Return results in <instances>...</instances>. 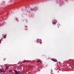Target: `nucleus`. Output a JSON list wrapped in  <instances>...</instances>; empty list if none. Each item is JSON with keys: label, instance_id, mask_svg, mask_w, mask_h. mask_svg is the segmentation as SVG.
I'll list each match as a JSON object with an SVG mask.
<instances>
[{"label": "nucleus", "instance_id": "nucleus-6", "mask_svg": "<svg viewBox=\"0 0 74 74\" xmlns=\"http://www.w3.org/2000/svg\"><path fill=\"white\" fill-rule=\"evenodd\" d=\"M20 73V71H16V74H19Z\"/></svg>", "mask_w": 74, "mask_h": 74}, {"label": "nucleus", "instance_id": "nucleus-1", "mask_svg": "<svg viewBox=\"0 0 74 74\" xmlns=\"http://www.w3.org/2000/svg\"><path fill=\"white\" fill-rule=\"evenodd\" d=\"M0 71L2 72V73H5V70L4 71V69H0Z\"/></svg>", "mask_w": 74, "mask_h": 74}, {"label": "nucleus", "instance_id": "nucleus-5", "mask_svg": "<svg viewBox=\"0 0 74 74\" xmlns=\"http://www.w3.org/2000/svg\"><path fill=\"white\" fill-rule=\"evenodd\" d=\"M37 62H40V63H41V60H38Z\"/></svg>", "mask_w": 74, "mask_h": 74}, {"label": "nucleus", "instance_id": "nucleus-7", "mask_svg": "<svg viewBox=\"0 0 74 74\" xmlns=\"http://www.w3.org/2000/svg\"><path fill=\"white\" fill-rule=\"evenodd\" d=\"M9 72H12V70H11V69H10L9 70Z\"/></svg>", "mask_w": 74, "mask_h": 74}, {"label": "nucleus", "instance_id": "nucleus-11", "mask_svg": "<svg viewBox=\"0 0 74 74\" xmlns=\"http://www.w3.org/2000/svg\"><path fill=\"white\" fill-rule=\"evenodd\" d=\"M14 71H15V72L16 73V71H16V70H14Z\"/></svg>", "mask_w": 74, "mask_h": 74}, {"label": "nucleus", "instance_id": "nucleus-10", "mask_svg": "<svg viewBox=\"0 0 74 74\" xmlns=\"http://www.w3.org/2000/svg\"><path fill=\"white\" fill-rule=\"evenodd\" d=\"M4 38H6V35L4 36Z\"/></svg>", "mask_w": 74, "mask_h": 74}, {"label": "nucleus", "instance_id": "nucleus-4", "mask_svg": "<svg viewBox=\"0 0 74 74\" xmlns=\"http://www.w3.org/2000/svg\"><path fill=\"white\" fill-rule=\"evenodd\" d=\"M30 10H31L32 11H36V10H34V9H33L32 8L30 9Z\"/></svg>", "mask_w": 74, "mask_h": 74}, {"label": "nucleus", "instance_id": "nucleus-13", "mask_svg": "<svg viewBox=\"0 0 74 74\" xmlns=\"http://www.w3.org/2000/svg\"><path fill=\"white\" fill-rule=\"evenodd\" d=\"M1 42V40H0V43Z\"/></svg>", "mask_w": 74, "mask_h": 74}, {"label": "nucleus", "instance_id": "nucleus-8", "mask_svg": "<svg viewBox=\"0 0 74 74\" xmlns=\"http://www.w3.org/2000/svg\"><path fill=\"white\" fill-rule=\"evenodd\" d=\"M52 24L53 25H55V24H56V22H52Z\"/></svg>", "mask_w": 74, "mask_h": 74}, {"label": "nucleus", "instance_id": "nucleus-2", "mask_svg": "<svg viewBox=\"0 0 74 74\" xmlns=\"http://www.w3.org/2000/svg\"><path fill=\"white\" fill-rule=\"evenodd\" d=\"M37 42H38V43H39V42H40V44H41V43H42V42H41V40H39L38 39L37 40Z\"/></svg>", "mask_w": 74, "mask_h": 74}, {"label": "nucleus", "instance_id": "nucleus-9", "mask_svg": "<svg viewBox=\"0 0 74 74\" xmlns=\"http://www.w3.org/2000/svg\"><path fill=\"white\" fill-rule=\"evenodd\" d=\"M34 10H36V11L37 10V8H34Z\"/></svg>", "mask_w": 74, "mask_h": 74}, {"label": "nucleus", "instance_id": "nucleus-3", "mask_svg": "<svg viewBox=\"0 0 74 74\" xmlns=\"http://www.w3.org/2000/svg\"><path fill=\"white\" fill-rule=\"evenodd\" d=\"M51 60H52L53 62H58V61H57V60H55L53 58H52L51 59Z\"/></svg>", "mask_w": 74, "mask_h": 74}, {"label": "nucleus", "instance_id": "nucleus-12", "mask_svg": "<svg viewBox=\"0 0 74 74\" xmlns=\"http://www.w3.org/2000/svg\"><path fill=\"white\" fill-rule=\"evenodd\" d=\"M23 62H27V61L26 60H25V61H23Z\"/></svg>", "mask_w": 74, "mask_h": 74}]
</instances>
